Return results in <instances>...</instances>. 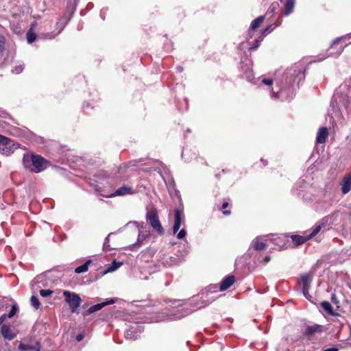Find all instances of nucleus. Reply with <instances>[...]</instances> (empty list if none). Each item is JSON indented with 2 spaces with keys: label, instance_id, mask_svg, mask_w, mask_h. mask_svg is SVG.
<instances>
[{
  "label": "nucleus",
  "instance_id": "a18cd8bd",
  "mask_svg": "<svg viewBox=\"0 0 351 351\" xmlns=\"http://www.w3.org/2000/svg\"><path fill=\"white\" fill-rule=\"evenodd\" d=\"M269 29H270V26L266 27L264 30H263V32H268L269 31Z\"/></svg>",
  "mask_w": 351,
  "mask_h": 351
},
{
  "label": "nucleus",
  "instance_id": "1a4fd4ad",
  "mask_svg": "<svg viewBox=\"0 0 351 351\" xmlns=\"http://www.w3.org/2000/svg\"><path fill=\"white\" fill-rule=\"evenodd\" d=\"M133 193H134V190H133L132 187L123 186H121V187L117 189L114 191V193L111 194L109 197H115V196H123V195H130V194H133Z\"/></svg>",
  "mask_w": 351,
  "mask_h": 351
},
{
  "label": "nucleus",
  "instance_id": "a211bd4d",
  "mask_svg": "<svg viewBox=\"0 0 351 351\" xmlns=\"http://www.w3.org/2000/svg\"><path fill=\"white\" fill-rule=\"evenodd\" d=\"M251 245L255 250L261 251L265 249L267 244L263 242H260L258 239L256 238L252 241Z\"/></svg>",
  "mask_w": 351,
  "mask_h": 351
},
{
  "label": "nucleus",
  "instance_id": "79ce46f5",
  "mask_svg": "<svg viewBox=\"0 0 351 351\" xmlns=\"http://www.w3.org/2000/svg\"><path fill=\"white\" fill-rule=\"evenodd\" d=\"M269 260H270V257L269 256H267L265 257L263 262L265 263H267L269 261Z\"/></svg>",
  "mask_w": 351,
  "mask_h": 351
},
{
  "label": "nucleus",
  "instance_id": "c03bdc74",
  "mask_svg": "<svg viewBox=\"0 0 351 351\" xmlns=\"http://www.w3.org/2000/svg\"><path fill=\"white\" fill-rule=\"evenodd\" d=\"M332 301L333 302H336V297H335V295H332Z\"/></svg>",
  "mask_w": 351,
  "mask_h": 351
},
{
  "label": "nucleus",
  "instance_id": "bb28decb",
  "mask_svg": "<svg viewBox=\"0 0 351 351\" xmlns=\"http://www.w3.org/2000/svg\"><path fill=\"white\" fill-rule=\"evenodd\" d=\"M53 293V291L50 289H41L40 291V295L42 296V297H49L50 295H51Z\"/></svg>",
  "mask_w": 351,
  "mask_h": 351
},
{
  "label": "nucleus",
  "instance_id": "20e7f679",
  "mask_svg": "<svg viewBox=\"0 0 351 351\" xmlns=\"http://www.w3.org/2000/svg\"><path fill=\"white\" fill-rule=\"evenodd\" d=\"M16 148L14 142L10 138L0 134V152L3 154L9 155Z\"/></svg>",
  "mask_w": 351,
  "mask_h": 351
},
{
  "label": "nucleus",
  "instance_id": "6ab92c4d",
  "mask_svg": "<svg viewBox=\"0 0 351 351\" xmlns=\"http://www.w3.org/2000/svg\"><path fill=\"white\" fill-rule=\"evenodd\" d=\"M322 328V326L320 325L315 324L311 326H308L306 328V334L307 335H313L317 332H319Z\"/></svg>",
  "mask_w": 351,
  "mask_h": 351
},
{
  "label": "nucleus",
  "instance_id": "58836bf2",
  "mask_svg": "<svg viewBox=\"0 0 351 351\" xmlns=\"http://www.w3.org/2000/svg\"><path fill=\"white\" fill-rule=\"evenodd\" d=\"M271 97L273 98H278L280 97V95H279V93H274V92H271Z\"/></svg>",
  "mask_w": 351,
  "mask_h": 351
},
{
  "label": "nucleus",
  "instance_id": "c9c22d12",
  "mask_svg": "<svg viewBox=\"0 0 351 351\" xmlns=\"http://www.w3.org/2000/svg\"><path fill=\"white\" fill-rule=\"evenodd\" d=\"M6 318H8L7 313H4L0 317V325L5 320Z\"/></svg>",
  "mask_w": 351,
  "mask_h": 351
},
{
  "label": "nucleus",
  "instance_id": "393cba45",
  "mask_svg": "<svg viewBox=\"0 0 351 351\" xmlns=\"http://www.w3.org/2000/svg\"><path fill=\"white\" fill-rule=\"evenodd\" d=\"M19 308L16 304H13L11 308V310L10 311L9 313H7V316L8 318H11L15 315L16 312L18 311Z\"/></svg>",
  "mask_w": 351,
  "mask_h": 351
},
{
  "label": "nucleus",
  "instance_id": "7ed1b4c3",
  "mask_svg": "<svg viewBox=\"0 0 351 351\" xmlns=\"http://www.w3.org/2000/svg\"><path fill=\"white\" fill-rule=\"evenodd\" d=\"M146 219L149 221L151 226L160 234H163L164 230L159 220L158 216L155 210H151L146 215Z\"/></svg>",
  "mask_w": 351,
  "mask_h": 351
},
{
  "label": "nucleus",
  "instance_id": "f3484780",
  "mask_svg": "<svg viewBox=\"0 0 351 351\" xmlns=\"http://www.w3.org/2000/svg\"><path fill=\"white\" fill-rule=\"evenodd\" d=\"M282 3L285 6V14H290L293 10L295 0H285Z\"/></svg>",
  "mask_w": 351,
  "mask_h": 351
},
{
  "label": "nucleus",
  "instance_id": "f704fd0d",
  "mask_svg": "<svg viewBox=\"0 0 351 351\" xmlns=\"http://www.w3.org/2000/svg\"><path fill=\"white\" fill-rule=\"evenodd\" d=\"M262 82L267 86H270L273 84V80L271 79H263Z\"/></svg>",
  "mask_w": 351,
  "mask_h": 351
},
{
  "label": "nucleus",
  "instance_id": "f8f14e48",
  "mask_svg": "<svg viewBox=\"0 0 351 351\" xmlns=\"http://www.w3.org/2000/svg\"><path fill=\"white\" fill-rule=\"evenodd\" d=\"M234 282V276H228L225 278L221 282L219 289L221 291H225L230 287Z\"/></svg>",
  "mask_w": 351,
  "mask_h": 351
},
{
  "label": "nucleus",
  "instance_id": "473e14b6",
  "mask_svg": "<svg viewBox=\"0 0 351 351\" xmlns=\"http://www.w3.org/2000/svg\"><path fill=\"white\" fill-rule=\"evenodd\" d=\"M278 6V3H273L271 6L269 8L267 12H275L276 9L277 8V7Z\"/></svg>",
  "mask_w": 351,
  "mask_h": 351
},
{
  "label": "nucleus",
  "instance_id": "a878e982",
  "mask_svg": "<svg viewBox=\"0 0 351 351\" xmlns=\"http://www.w3.org/2000/svg\"><path fill=\"white\" fill-rule=\"evenodd\" d=\"M36 39V34L29 29L27 33V40L29 43H32Z\"/></svg>",
  "mask_w": 351,
  "mask_h": 351
},
{
  "label": "nucleus",
  "instance_id": "412c9836",
  "mask_svg": "<svg viewBox=\"0 0 351 351\" xmlns=\"http://www.w3.org/2000/svg\"><path fill=\"white\" fill-rule=\"evenodd\" d=\"M263 20H264V17L263 16L257 17L256 19H254L252 22L251 26H250L251 29H255L258 28L261 25Z\"/></svg>",
  "mask_w": 351,
  "mask_h": 351
},
{
  "label": "nucleus",
  "instance_id": "7c9ffc66",
  "mask_svg": "<svg viewBox=\"0 0 351 351\" xmlns=\"http://www.w3.org/2000/svg\"><path fill=\"white\" fill-rule=\"evenodd\" d=\"M23 70V66L21 64H19L18 66H16L12 71L16 74L21 73Z\"/></svg>",
  "mask_w": 351,
  "mask_h": 351
},
{
  "label": "nucleus",
  "instance_id": "9d476101",
  "mask_svg": "<svg viewBox=\"0 0 351 351\" xmlns=\"http://www.w3.org/2000/svg\"><path fill=\"white\" fill-rule=\"evenodd\" d=\"M328 136V130L326 127H322L319 129L317 137H316V141L317 143L322 144L326 142V138Z\"/></svg>",
  "mask_w": 351,
  "mask_h": 351
},
{
  "label": "nucleus",
  "instance_id": "6e6552de",
  "mask_svg": "<svg viewBox=\"0 0 351 351\" xmlns=\"http://www.w3.org/2000/svg\"><path fill=\"white\" fill-rule=\"evenodd\" d=\"M1 333L5 339L9 341L12 340L16 337V334L12 330L10 325H3L1 328Z\"/></svg>",
  "mask_w": 351,
  "mask_h": 351
},
{
  "label": "nucleus",
  "instance_id": "423d86ee",
  "mask_svg": "<svg viewBox=\"0 0 351 351\" xmlns=\"http://www.w3.org/2000/svg\"><path fill=\"white\" fill-rule=\"evenodd\" d=\"M320 230H321V226H317V227H315L313 229L312 232L306 237L300 236V235H293L291 237L292 241L293 242V243L295 245H300L304 243L308 239H311L315 235H316L320 231Z\"/></svg>",
  "mask_w": 351,
  "mask_h": 351
},
{
  "label": "nucleus",
  "instance_id": "37998d69",
  "mask_svg": "<svg viewBox=\"0 0 351 351\" xmlns=\"http://www.w3.org/2000/svg\"><path fill=\"white\" fill-rule=\"evenodd\" d=\"M184 315H184V314L176 315V316L175 317V319H180V318H182V317H184Z\"/></svg>",
  "mask_w": 351,
  "mask_h": 351
},
{
  "label": "nucleus",
  "instance_id": "f03ea898",
  "mask_svg": "<svg viewBox=\"0 0 351 351\" xmlns=\"http://www.w3.org/2000/svg\"><path fill=\"white\" fill-rule=\"evenodd\" d=\"M63 295L65 298V302L69 304L72 313H76L80 304L82 299L80 295L74 292L69 291H64Z\"/></svg>",
  "mask_w": 351,
  "mask_h": 351
},
{
  "label": "nucleus",
  "instance_id": "0eeeda50",
  "mask_svg": "<svg viewBox=\"0 0 351 351\" xmlns=\"http://www.w3.org/2000/svg\"><path fill=\"white\" fill-rule=\"evenodd\" d=\"M338 99H339L340 104H341L344 106L346 111L348 112H350V100L349 97L347 95H339V93H337L334 96L333 100H334V101H336Z\"/></svg>",
  "mask_w": 351,
  "mask_h": 351
},
{
  "label": "nucleus",
  "instance_id": "4be33fe9",
  "mask_svg": "<svg viewBox=\"0 0 351 351\" xmlns=\"http://www.w3.org/2000/svg\"><path fill=\"white\" fill-rule=\"evenodd\" d=\"M123 265L122 262L114 261L111 265L108 268L106 272H112L117 270Z\"/></svg>",
  "mask_w": 351,
  "mask_h": 351
},
{
  "label": "nucleus",
  "instance_id": "2f4dec72",
  "mask_svg": "<svg viewBox=\"0 0 351 351\" xmlns=\"http://www.w3.org/2000/svg\"><path fill=\"white\" fill-rule=\"evenodd\" d=\"M343 38V37H339V38H335V39L333 40V42H332V45H331L330 48H331V49L335 48V47L339 44V43L340 42V40H341Z\"/></svg>",
  "mask_w": 351,
  "mask_h": 351
},
{
  "label": "nucleus",
  "instance_id": "ea45409f",
  "mask_svg": "<svg viewBox=\"0 0 351 351\" xmlns=\"http://www.w3.org/2000/svg\"><path fill=\"white\" fill-rule=\"evenodd\" d=\"M4 49V41L2 39H0V51H3Z\"/></svg>",
  "mask_w": 351,
  "mask_h": 351
},
{
  "label": "nucleus",
  "instance_id": "ddd939ff",
  "mask_svg": "<svg viewBox=\"0 0 351 351\" xmlns=\"http://www.w3.org/2000/svg\"><path fill=\"white\" fill-rule=\"evenodd\" d=\"M113 303H114V299L108 300L106 302H101V303H99V304H95V305L90 306L88 308V312L89 313H95L96 311H98L101 310L104 306H107L108 304H112Z\"/></svg>",
  "mask_w": 351,
  "mask_h": 351
},
{
  "label": "nucleus",
  "instance_id": "cd10ccee",
  "mask_svg": "<svg viewBox=\"0 0 351 351\" xmlns=\"http://www.w3.org/2000/svg\"><path fill=\"white\" fill-rule=\"evenodd\" d=\"M343 48H344V47H343V46L338 47L337 48V51L335 52H332V51L330 52L329 56H339L342 53Z\"/></svg>",
  "mask_w": 351,
  "mask_h": 351
},
{
  "label": "nucleus",
  "instance_id": "f257e3e1",
  "mask_svg": "<svg viewBox=\"0 0 351 351\" xmlns=\"http://www.w3.org/2000/svg\"><path fill=\"white\" fill-rule=\"evenodd\" d=\"M23 163L25 169L34 173L43 171L48 165L47 161L40 155L29 154L23 155Z\"/></svg>",
  "mask_w": 351,
  "mask_h": 351
},
{
  "label": "nucleus",
  "instance_id": "dca6fc26",
  "mask_svg": "<svg viewBox=\"0 0 351 351\" xmlns=\"http://www.w3.org/2000/svg\"><path fill=\"white\" fill-rule=\"evenodd\" d=\"M302 282V291L304 296L307 297V293L309 288L310 283V276L308 274H305L302 276L301 277Z\"/></svg>",
  "mask_w": 351,
  "mask_h": 351
},
{
  "label": "nucleus",
  "instance_id": "4c0bfd02",
  "mask_svg": "<svg viewBox=\"0 0 351 351\" xmlns=\"http://www.w3.org/2000/svg\"><path fill=\"white\" fill-rule=\"evenodd\" d=\"M83 338H84L83 334H79L76 337V340L80 342L83 339Z\"/></svg>",
  "mask_w": 351,
  "mask_h": 351
},
{
  "label": "nucleus",
  "instance_id": "e433bc0d",
  "mask_svg": "<svg viewBox=\"0 0 351 351\" xmlns=\"http://www.w3.org/2000/svg\"><path fill=\"white\" fill-rule=\"evenodd\" d=\"M259 44H260V41L257 40L255 43V44L253 46H252L250 49H256L258 47Z\"/></svg>",
  "mask_w": 351,
  "mask_h": 351
},
{
  "label": "nucleus",
  "instance_id": "9b49d317",
  "mask_svg": "<svg viewBox=\"0 0 351 351\" xmlns=\"http://www.w3.org/2000/svg\"><path fill=\"white\" fill-rule=\"evenodd\" d=\"M341 192L343 194H347L351 190V174H347L342 180L341 183Z\"/></svg>",
  "mask_w": 351,
  "mask_h": 351
},
{
  "label": "nucleus",
  "instance_id": "a19ab883",
  "mask_svg": "<svg viewBox=\"0 0 351 351\" xmlns=\"http://www.w3.org/2000/svg\"><path fill=\"white\" fill-rule=\"evenodd\" d=\"M323 351H338V349L335 347H332V348H328V349H326Z\"/></svg>",
  "mask_w": 351,
  "mask_h": 351
},
{
  "label": "nucleus",
  "instance_id": "b1692460",
  "mask_svg": "<svg viewBox=\"0 0 351 351\" xmlns=\"http://www.w3.org/2000/svg\"><path fill=\"white\" fill-rule=\"evenodd\" d=\"M30 302L32 306H34L35 309H38L40 307V302L36 296L32 295L30 298Z\"/></svg>",
  "mask_w": 351,
  "mask_h": 351
},
{
  "label": "nucleus",
  "instance_id": "c756f323",
  "mask_svg": "<svg viewBox=\"0 0 351 351\" xmlns=\"http://www.w3.org/2000/svg\"><path fill=\"white\" fill-rule=\"evenodd\" d=\"M186 235V230L183 228L177 234V238L178 239H182L185 237V236Z\"/></svg>",
  "mask_w": 351,
  "mask_h": 351
},
{
  "label": "nucleus",
  "instance_id": "39448f33",
  "mask_svg": "<svg viewBox=\"0 0 351 351\" xmlns=\"http://www.w3.org/2000/svg\"><path fill=\"white\" fill-rule=\"evenodd\" d=\"M184 221L185 217L183 210L180 208H176L174 212L173 234L178 232L182 225H184Z\"/></svg>",
  "mask_w": 351,
  "mask_h": 351
},
{
  "label": "nucleus",
  "instance_id": "72a5a7b5",
  "mask_svg": "<svg viewBox=\"0 0 351 351\" xmlns=\"http://www.w3.org/2000/svg\"><path fill=\"white\" fill-rule=\"evenodd\" d=\"M147 235L143 234L141 232H139L138 237V243L141 244L143 241L145 239Z\"/></svg>",
  "mask_w": 351,
  "mask_h": 351
},
{
  "label": "nucleus",
  "instance_id": "49530a36",
  "mask_svg": "<svg viewBox=\"0 0 351 351\" xmlns=\"http://www.w3.org/2000/svg\"><path fill=\"white\" fill-rule=\"evenodd\" d=\"M281 3H283L285 0H280Z\"/></svg>",
  "mask_w": 351,
  "mask_h": 351
},
{
  "label": "nucleus",
  "instance_id": "c85d7f7f",
  "mask_svg": "<svg viewBox=\"0 0 351 351\" xmlns=\"http://www.w3.org/2000/svg\"><path fill=\"white\" fill-rule=\"evenodd\" d=\"M228 203L224 202V203H223L222 206H221L222 212L226 215H228L230 214V210H226V208L228 207Z\"/></svg>",
  "mask_w": 351,
  "mask_h": 351
},
{
  "label": "nucleus",
  "instance_id": "aec40b11",
  "mask_svg": "<svg viewBox=\"0 0 351 351\" xmlns=\"http://www.w3.org/2000/svg\"><path fill=\"white\" fill-rule=\"evenodd\" d=\"M90 263H91V261L88 260L84 264L76 267L75 269V273L81 274V273H84V272L87 271L88 269V266Z\"/></svg>",
  "mask_w": 351,
  "mask_h": 351
},
{
  "label": "nucleus",
  "instance_id": "4468645a",
  "mask_svg": "<svg viewBox=\"0 0 351 351\" xmlns=\"http://www.w3.org/2000/svg\"><path fill=\"white\" fill-rule=\"evenodd\" d=\"M138 337V332H137V329L134 327H130L127 329L125 332V337L127 339L130 340H135Z\"/></svg>",
  "mask_w": 351,
  "mask_h": 351
},
{
  "label": "nucleus",
  "instance_id": "5701e85b",
  "mask_svg": "<svg viewBox=\"0 0 351 351\" xmlns=\"http://www.w3.org/2000/svg\"><path fill=\"white\" fill-rule=\"evenodd\" d=\"M321 306L328 313L332 314V307L328 302H327V301L322 302L321 303Z\"/></svg>",
  "mask_w": 351,
  "mask_h": 351
},
{
  "label": "nucleus",
  "instance_id": "2eb2a0df",
  "mask_svg": "<svg viewBox=\"0 0 351 351\" xmlns=\"http://www.w3.org/2000/svg\"><path fill=\"white\" fill-rule=\"evenodd\" d=\"M19 349L21 351H40V345L39 343H36L32 346L21 343L19 346Z\"/></svg>",
  "mask_w": 351,
  "mask_h": 351
}]
</instances>
